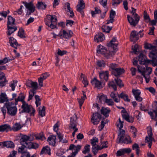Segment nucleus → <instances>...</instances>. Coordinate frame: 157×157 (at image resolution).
I'll list each match as a JSON object with an SVG mask.
<instances>
[{
	"label": "nucleus",
	"mask_w": 157,
	"mask_h": 157,
	"mask_svg": "<svg viewBox=\"0 0 157 157\" xmlns=\"http://www.w3.org/2000/svg\"><path fill=\"white\" fill-rule=\"evenodd\" d=\"M5 105L7 109L8 114L12 116H15L17 112V108L14 103L12 102H6Z\"/></svg>",
	"instance_id": "423d86ee"
},
{
	"label": "nucleus",
	"mask_w": 157,
	"mask_h": 157,
	"mask_svg": "<svg viewBox=\"0 0 157 157\" xmlns=\"http://www.w3.org/2000/svg\"><path fill=\"white\" fill-rule=\"evenodd\" d=\"M51 149L50 147L48 146L43 147L41 152L40 154L42 155L44 154H48L49 155H51Z\"/></svg>",
	"instance_id": "473e14b6"
},
{
	"label": "nucleus",
	"mask_w": 157,
	"mask_h": 157,
	"mask_svg": "<svg viewBox=\"0 0 157 157\" xmlns=\"http://www.w3.org/2000/svg\"><path fill=\"white\" fill-rule=\"evenodd\" d=\"M47 141L50 145L53 146H55L56 143V136L53 135H50L47 139Z\"/></svg>",
	"instance_id": "412c9836"
},
{
	"label": "nucleus",
	"mask_w": 157,
	"mask_h": 157,
	"mask_svg": "<svg viewBox=\"0 0 157 157\" xmlns=\"http://www.w3.org/2000/svg\"><path fill=\"white\" fill-rule=\"evenodd\" d=\"M22 3L24 4L26 8L28 9L27 14L30 15L32 13L34 12L35 10V7L32 2L27 3L25 2H22Z\"/></svg>",
	"instance_id": "1a4fd4ad"
},
{
	"label": "nucleus",
	"mask_w": 157,
	"mask_h": 157,
	"mask_svg": "<svg viewBox=\"0 0 157 157\" xmlns=\"http://www.w3.org/2000/svg\"><path fill=\"white\" fill-rule=\"evenodd\" d=\"M152 109L155 113V115L157 117V102L154 101L152 104Z\"/></svg>",
	"instance_id": "49530a36"
},
{
	"label": "nucleus",
	"mask_w": 157,
	"mask_h": 157,
	"mask_svg": "<svg viewBox=\"0 0 157 157\" xmlns=\"http://www.w3.org/2000/svg\"><path fill=\"white\" fill-rule=\"evenodd\" d=\"M98 97L100 101L101 102H103L105 103L107 99V96L103 94L99 95Z\"/></svg>",
	"instance_id": "5fc2aeb1"
},
{
	"label": "nucleus",
	"mask_w": 157,
	"mask_h": 157,
	"mask_svg": "<svg viewBox=\"0 0 157 157\" xmlns=\"http://www.w3.org/2000/svg\"><path fill=\"white\" fill-rule=\"evenodd\" d=\"M112 27H110L108 26L103 25L101 27V29L103 32L109 33L110 31L112 30Z\"/></svg>",
	"instance_id": "a19ab883"
},
{
	"label": "nucleus",
	"mask_w": 157,
	"mask_h": 157,
	"mask_svg": "<svg viewBox=\"0 0 157 157\" xmlns=\"http://www.w3.org/2000/svg\"><path fill=\"white\" fill-rule=\"evenodd\" d=\"M110 96L111 98H112L113 99L115 102H120V100L117 98V95L114 92H112L110 94Z\"/></svg>",
	"instance_id": "6e6d98bb"
},
{
	"label": "nucleus",
	"mask_w": 157,
	"mask_h": 157,
	"mask_svg": "<svg viewBox=\"0 0 157 157\" xmlns=\"http://www.w3.org/2000/svg\"><path fill=\"white\" fill-rule=\"evenodd\" d=\"M112 71H114L119 67L118 65L116 63H111L109 65Z\"/></svg>",
	"instance_id": "e2e57ef3"
},
{
	"label": "nucleus",
	"mask_w": 157,
	"mask_h": 157,
	"mask_svg": "<svg viewBox=\"0 0 157 157\" xmlns=\"http://www.w3.org/2000/svg\"><path fill=\"white\" fill-rule=\"evenodd\" d=\"M149 56L151 59L157 58V49L156 48L151 50L149 53Z\"/></svg>",
	"instance_id": "72a5a7b5"
},
{
	"label": "nucleus",
	"mask_w": 157,
	"mask_h": 157,
	"mask_svg": "<svg viewBox=\"0 0 157 157\" xmlns=\"http://www.w3.org/2000/svg\"><path fill=\"white\" fill-rule=\"evenodd\" d=\"M81 148V146L80 145H77V146L73 144H71L70 145L69 149L70 150H75V152L77 153L80 151Z\"/></svg>",
	"instance_id": "bb28decb"
},
{
	"label": "nucleus",
	"mask_w": 157,
	"mask_h": 157,
	"mask_svg": "<svg viewBox=\"0 0 157 157\" xmlns=\"http://www.w3.org/2000/svg\"><path fill=\"white\" fill-rule=\"evenodd\" d=\"M108 85L109 87H112L114 90H117V86L114 81L109 82L108 83Z\"/></svg>",
	"instance_id": "bf43d9fd"
},
{
	"label": "nucleus",
	"mask_w": 157,
	"mask_h": 157,
	"mask_svg": "<svg viewBox=\"0 0 157 157\" xmlns=\"http://www.w3.org/2000/svg\"><path fill=\"white\" fill-rule=\"evenodd\" d=\"M86 99L81 97V98H78V100L79 105V107L80 109H81L82 106L83 105L85 100Z\"/></svg>",
	"instance_id": "69168bd1"
},
{
	"label": "nucleus",
	"mask_w": 157,
	"mask_h": 157,
	"mask_svg": "<svg viewBox=\"0 0 157 157\" xmlns=\"http://www.w3.org/2000/svg\"><path fill=\"white\" fill-rule=\"evenodd\" d=\"M125 131L124 130H121L117 138V143H121L129 144L132 142L131 138L129 136L125 135Z\"/></svg>",
	"instance_id": "20e7f679"
},
{
	"label": "nucleus",
	"mask_w": 157,
	"mask_h": 157,
	"mask_svg": "<svg viewBox=\"0 0 157 157\" xmlns=\"http://www.w3.org/2000/svg\"><path fill=\"white\" fill-rule=\"evenodd\" d=\"M118 96L119 98L123 99L125 101L129 102L130 101V99L128 98V95L123 92H122L118 95Z\"/></svg>",
	"instance_id": "f704fd0d"
},
{
	"label": "nucleus",
	"mask_w": 157,
	"mask_h": 157,
	"mask_svg": "<svg viewBox=\"0 0 157 157\" xmlns=\"http://www.w3.org/2000/svg\"><path fill=\"white\" fill-rule=\"evenodd\" d=\"M124 71L123 68H121L119 67L114 71H112V73L116 76H118L121 75Z\"/></svg>",
	"instance_id": "b1692460"
},
{
	"label": "nucleus",
	"mask_w": 157,
	"mask_h": 157,
	"mask_svg": "<svg viewBox=\"0 0 157 157\" xmlns=\"http://www.w3.org/2000/svg\"><path fill=\"white\" fill-rule=\"evenodd\" d=\"M118 42L116 38H113L109 43L107 44V45L109 47L113 48V50L117 51L118 49Z\"/></svg>",
	"instance_id": "f8f14e48"
},
{
	"label": "nucleus",
	"mask_w": 157,
	"mask_h": 157,
	"mask_svg": "<svg viewBox=\"0 0 157 157\" xmlns=\"http://www.w3.org/2000/svg\"><path fill=\"white\" fill-rule=\"evenodd\" d=\"M144 20H145V21L148 22V21H150L149 17L145 11L144 12Z\"/></svg>",
	"instance_id": "680f3d73"
},
{
	"label": "nucleus",
	"mask_w": 157,
	"mask_h": 157,
	"mask_svg": "<svg viewBox=\"0 0 157 157\" xmlns=\"http://www.w3.org/2000/svg\"><path fill=\"white\" fill-rule=\"evenodd\" d=\"M143 63L142 64V65L137 66L138 71L141 74L144 78L145 79L146 83L149 82L150 80V75L152 72V68L145 66L144 67L142 65H146L147 64L150 63H151V60L145 59L143 61Z\"/></svg>",
	"instance_id": "f257e3e1"
},
{
	"label": "nucleus",
	"mask_w": 157,
	"mask_h": 157,
	"mask_svg": "<svg viewBox=\"0 0 157 157\" xmlns=\"http://www.w3.org/2000/svg\"><path fill=\"white\" fill-rule=\"evenodd\" d=\"M22 109L21 112L22 113H27L29 114L30 116H34L35 112V109L32 106L26 102H24L21 106Z\"/></svg>",
	"instance_id": "39448f33"
},
{
	"label": "nucleus",
	"mask_w": 157,
	"mask_h": 157,
	"mask_svg": "<svg viewBox=\"0 0 157 157\" xmlns=\"http://www.w3.org/2000/svg\"><path fill=\"white\" fill-rule=\"evenodd\" d=\"M45 107L44 106H40L38 108V114L41 117H43L45 115Z\"/></svg>",
	"instance_id": "c756f323"
},
{
	"label": "nucleus",
	"mask_w": 157,
	"mask_h": 157,
	"mask_svg": "<svg viewBox=\"0 0 157 157\" xmlns=\"http://www.w3.org/2000/svg\"><path fill=\"white\" fill-rule=\"evenodd\" d=\"M115 53V52L113 51H108L107 50V52H105L104 55L105 57L107 59L110 58L113 56Z\"/></svg>",
	"instance_id": "58836bf2"
},
{
	"label": "nucleus",
	"mask_w": 157,
	"mask_h": 157,
	"mask_svg": "<svg viewBox=\"0 0 157 157\" xmlns=\"http://www.w3.org/2000/svg\"><path fill=\"white\" fill-rule=\"evenodd\" d=\"M144 48L146 49L152 50L155 48H156V47L155 46L152 45L150 44L146 43L144 44Z\"/></svg>",
	"instance_id": "09e8293b"
},
{
	"label": "nucleus",
	"mask_w": 157,
	"mask_h": 157,
	"mask_svg": "<svg viewBox=\"0 0 157 157\" xmlns=\"http://www.w3.org/2000/svg\"><path fill=\"white\" fill-rule=\"evenodd\" d=\"M15 19L12 17L8 16V21L7 22V26H13L14 24Z\"/></svg>",
	"instance_id": "ea45409f"
},
{
	"label": "nucleus",
	"mask_w": 157,
	"mask_h": 157,
	"mask_svg": "<svg viewBox=\"0 0 157 157\" xmlns=\"http://www.w3.org/2000/svg\"><path fill=\"white\" fill-rule=\"evenodd\" d=\"M36 91H35L33 90H30L29 92V95L28 101H29L32 99L33 97L34 96V94L36 93Z\"/></svg>",
	"instance_id": "3c124183"
},
{
	"label": "nucleus",
	"mask_w": 157,
	"mask_h": 157,
	"mask_svg": "<svg viewBox=\"0 0 157 157\" xmlns=\"http://www.w3.org/2000/svg\"><path fill=\"white\" fill-rule=\"evenodd\" d=\"M76 7L77 11L83 16L84 12L83 10L85 7V4L84 1L83 0H80L79 3L77 5Z\"/></svg>",
	"instance_id": "ddd939ff"
},
{
	"label": "nucleus",
	"mask_w": 157,
	"mask_h": 157,
	"mask_svg": "<svg viewBox=\"0 0 157 157\" xmlns=\"http://www.w3.org/2000/svg\"><path fill=\"white\" fill-rule=\"evenodd\" d=\"M122 117L126 121L130 122L132 123L134 121V119L132 117H130L129 115L128 114H124L122 115Z\"/></svg>",
	"instance_id": "c9c22d12"
},
{
	"label": "nucleus",
	"mask_w": 157,
	"mask_h": 157,
	"mask_svg": "<svg viewBox=\"0 0 157 157\" xmlns=\"http://www.w3.org/2000/svg\"><path fill=\"white\" fill-rule=\"evenodd\" d=\"M111 111L110 109L108 107H102L101 109V113L105 117H109V114Z\"/></svg>",
	"instance_id": "a211bd4d"
},
{
	"label": "nucleus",
	"mask_w": 157,
	"mask_h": 157,
	"mask_svg": "<svg viewBox=\"0 0 157 157\" xmlns=\"http://www.w3.org/2000/svg\"><path fill=\"white\" fill-rule=\"evenodd\" d=\"M147 132L148 136L146 137L145 142L148 143V146L150 148L151 147L152 144V136L153 134L152 132V128L151 127H148L147 128Z\"/></svg>",
	"instance_id": "9d476101"
},
{
	"label": "nucleus",
	"mask_w": 157,
	"mask_h": 157,
	"mask_svg": "<svg viewBox=\"0 0 157 157\" xmlns=\"http://www.w3.org/2000/svg\"><path fill=\"white\" fill-rule=\"evenodd\" d=\"M105 39L104 35L101 33H99L94 38V41L97 42H101Z\"/></svg>",
	"instance_id": "5701e85b"
},
{
	"label": "nucleus",
	"mask_w": 157,
	"mask_h": 157,
	"mask_svg": "<svg viewBox=\"0 0 157 157\" xmlns=\"http://www.w3.org/2000/svg\"><path fill=\"white\" fill-rule=\"evenodd\" d=\"M18 36L21 38H24L25 37L24 30L23 29L20 28L19 29L18 32Z\"/></svg>",
	"instance_id": "8fccbe9b"
},
{
	"label": "nucleus",
	"mask_w": 157,
	"mask_h": 157,
	"mask_svg": "<svg viewBox=\"0 0 157 157\" xmlns=\"http://www.w3.org/2000/svg\"><path fill=\"white\" fill-rule=\"evenodd\" d=\"M10 26H7L8 31L6 33L8 36L10 35L17 29V28L16 27H12Z\"/></svg>",
	"instance_id": "7c9ffc66"
},
{
	"label": "nucleus",
	"mask_w": 157,
	"mask_h": 157,
	"mask_svg": "<svg viewBox=\"0 0 157 157\" xmlns=\"http://www.w3.org/2000/svg\"><path fill=\"white\" fill-rule=\"evenodd\" d=\"M67 8L68 10V11L69 12L70 14V17H73L74 16V13L71 8L70 6V4L69 3H67Z\"/></svg>",
	"instance_id": "864d4df0"
},
{
	"label": "nucleus",
	"mask_w": 157,
	"mask_h": 157,
	"mask_svg": "<svg viewBox=\"0 0 157 157\" xmlns=\"http://www.w3.org/2000/svg\"><path fill=\"white\" fill-rule=\"evenodd\" d=\"M22 146L19 147L18 148V152L21 153L22 154L27 152V150L25 149L26 148L24 144H21Z\"/></svg>",
	"instance_id": "79ce46f5"
},
{
	"label": "nucleus",
	"mask_w": 157,
	"mask_h": 157,
	"mask_svg": "<svg viewBox=\"0 0 157 157\" xmlns=\"http://www.w3.org/2000/svg\"><path fill=\"white\" fill-rule=\"evenodd\" d=\"M67 52V51L65 50L61 51L60 49L59 48L58 50L57 54L59 56H63V55L66 54Z\"/></svg>",
	"instance_id": "774afa93"
},
{
	"label": "nucleus",
	"mask_w": 157,
	"mask_h": 157,
	"mask_svg": "<svg viewBox=\"0 0 157 157\" xmlns=\"http://www.w3.org/2000/svg\"><path fill=\"white\" fill-rule=\"evenodd\" d=\"M99 77L102 80H105L107 81L108 79L109 72L107 71H101L99 73Z\"/></svg>",
	"instance_id": "4be33fe9"
},
{
	"label": "nucleus",
	"mask_w": 157,
	"mask_h": 157,
	"mask_svg": "<svg viewBox=\"0 0 157 157\" xmlns=\"http://www.w3.org/2000/svg\"><path fill=\"white\" fill-rule=\"evenodd\" d=\"M105 103H106L107 105L109 106H112L114 105V102L112 99H107Z\"/></svg>",
	"instance_id": "0e129e2a"
},
{
	"label": "nucleus",
	"mask_w": 157,
	"mask_h": 157,
	"mask_svg": "<svg viewBox=\"0 0 157 157\" xmlns=\"http://www.w3.org/2000/svg\"><path fill=\"white\" fill-rule=\"evenodd\" d=\"M94 11H91V13L93 17L95 16V15L97 14H99L101 13V10L97 7L94 8Z\"/></svg>",
	"instance_id": "de8ad7c7"
},
{
	"label": "nucleus",
	"mask_w": 157,
	"mask_h": 157,
	"mask_svg": "<svg viewBox=\"0 0 157 157\" xmlns=\"http://www.w3.org/2000/svg\"><path fill=\"white\" fill-rule=\"evenodd\" d=\"M131 151L130 148H125L121 149L117 151L116 153V155L117 156H120L124 155L125 154H128Z\"/></svg>",
	"instance_id": "4468645a"
},
{
	"label": "nucleus",
	"mask_w": 157,
	"mask_h": 157,
	"mask_svg": "<svg viewBox=\"0 0 157 157\" xmlns=\"http://www.w3.org/2000/svg\"><path fill=\"white\" fill-rule=\"evenodd\" d=\"M90 145L89 144H86L84 147V150L82 151V152L84 154H86L88 153L90 151Z\"/></svg>",
	"instance_id": "4d7b16f0"
},
{
	"label": "nucleus",
	"mask_w": 157,
	"mask_h": 157,
	"mask_svg": "<svg viewBox=\"0 0 157 157\" xmlns=\"http://www.w3.org/2000/svg\"><path fill=\"white\" fill-rule=\"evenodd\" d=\"M146 58V56L142 53H140L138 56L136 58V59H138L139 61V63L140 64L143 63V61Z\"/></svg>",
	"instance_id": "e433bc0d"
},
{
	"label": "nucleus",
	"mask_w": 157,
	"mask_h": 157,
	"mask_svg": "<svg viewBox=\"0 0 157 157\" xmlns=\"http://www.w3.org/2000/svg\"><path fill=\"white\" fill-rule=\"evenodd\" d=\"M9 13L10 11L9 10H8L7 11H2V12H0V15L3 17L5 18H6L7 14H9Z\"/></svg>",
	"instance_id": "338daca9"
},
{
	"label": "nucleus",
	"mask_w": 157,
	"mask_h": 157,
	"mask_svg": "<svg viewBox=\"0 0 157 157\" xmlns=\"http://www.w3.org/2000/svg\"><path fill=\"white\" fill-rule=\"evenodd\" d=\"M8 99L5 93H2L0 95V102L3 103L5 102H8Z\"/></svg>",
	"instance_id": "a878e982"
},
{
	"label": "nucleus",
	"mask_w": 157,
	"mask_h": 157,
	"mask_svg": "<svg viewBox=\"0 0 157 157\" xmlns=\"http://www.w3.org/2000/svg\"><path fill=\"white\" fill-rule=\"evenodd\" d=\"M30 137L27 135H24L22 136L20 140V143L21 144L25 145L29 140Z\"/></svg>",
	"instance_id": "cd10ccee"
},
{
	"label": "nucleus",
	"mask_w": 157,
	"mask_h": 157,
	"mask_svg": "<svg viewBox=\"0 0 157 157\" xmlns=\"http://www.w3.org/2000/svg\"><path fill=\"white\" fill-rule=\"evenodd\" d=\"M107 52V50L105 47L104 48L102 46L99 45V48L97 50V52L98 53L103 54L104 55L105 52Z\"/></svg>",
	"instance_id": "4c0bfd02"
},
{
	"label": "nucleus",
	"mask_w": 157,
	"mask_h": 157,
	"mask_svg": "<svg viewBox=\"0 0 157 157\" xmlns=\"http://www.w3.org/2000/svg\"><path fill=\"white\" fill-rule=\"evenodd\" d=\"M25 95L23 93H21L19 94L17 98H15V105L17 104L18 101H21L22 104L24 102H26L24 101V99L25 98Z\"/></svg>",
	"instance_id": "aec40b11"
},
{
	"label": "nucleus",
	"mask_w": 157,
	"mask_h": 157,
	"mask_svg": "<svg viewBox=\"0 0 157 157\" xmlns=\"http://www.w3.org/2000/svg\"><path fill=\"white\" fill-rule=\"evenodd\" d=\"M91 82L92 85H94L95 87L100 89L102 88L101 82L98 80L96 78H94L91 80Z\"/></svg>",
	"instance_id": "f3484780"
},
{
	"label": "nucleus",
	"mask_w": 157,
	"mask_h": 157,
	"mask_svg": "<svg viewBox=\"0 0 157 157\" xmlns=\"http://www.w3.org/2000/svg\"><path fill=\"white\" fill-rule=\"evenodd\" d=\"M73 34L72 31L71 30H69L68 32H67L64 30H61L57 36H59L62 38H64L69 39L72 36Z\"/></svg>",
	"instance_id": "6e6552de"
},
{
	"label": "nucleus",
	"mask_w": 157,
	"mask_h": 157,
	"mask_svg": "<svg viewBox=\"0 0 157 157\" xmlns=\"http://www.w3.org/2000/svg\"><path fill=\"white\" fill-rule=\"evenodd\" d=\"M21 128V125L19 123H16L14 124L12 127L8 124H4L0 125V132H8L9 131H13L17 132L20 130Z\"/></svg>",
	"instance_id": "7ed1b4c3"
},
{
	"label": "nucleus",
	"mask_w": 157,
	"mask_h": 157,
	"mask_svg": "<svg viewBox=\"0 0 157 157\" xmlns=\"http://www.w3.org/2000/svg\"><path fill=\"white\" fill-rule=\"evenodd\" d=\"M115 80L116 84L118 86L120 87H122L124 86V85L122 82V81L120 79L117 78V79H115Z\"/></svg>",
	"instance_id": "052dcab7"
},
{
	"label": "nucleus",
	"mask_w": 157,
	"mask_h": 157,
	"mask_svg": "<svg viewBox=\"0 0 157 157\" xmlns=\"http://www.w3.org/2000/svg\"><path fill=\"white\" fill-rule=\"evenodd\" d=\"M76 122V121H75L74 119H73L72 117L71 118L70 124V125L69 127L70 129H74L77 126Z\"/></svg>",
	"instance_id": "37998d69"
},
{
	"label": "nucleus",
	"mask_w": 157,
	"mask_h": 157,
	"mask_svg": "<svg viewBox=\"0 0 157 157\" xmlns=\"http://www.w3.org/2000/svg\"><path fill=\"white\" fill-rule=\"evenodd\" d=\"M13 59H14V58L10 59L8 57H5L3 59L0 60V70H2L6 69L5 66H2L1 65L5 64Z\"/></svg>",
	"instance_id": "2eb2a0df"
},
{
	"label": "nucleus",
	"mask_w": 157,
	"mask_h": 157,
	"mask_svg": "<svg viewBox=\"0 0 157 157\" xmlns=\"http://www.w3.org/2000/svg\"><path fill=\"white\" fill-rule=\"evenodd\" d=\"M9 40L10 46L15 48H17L18 44L16 40L13 37H10L9 38Z\"/></svg>",
	"instance_id": "393cba45"
},
{
	"label": "nucleus",
	"mask_w": 157,
	"mask_h": 157,
	"mask_svg": "<svg viewBox=\"0 0 157 157\" xmlns=\"http://www.w3.org/2000/svg\"><path fill=\"white\" fill-rule=\"evenodd\" d=\"M132 10L131 12L132 16L129 15H127L128 21L130 25L133 26H136L138 23L140 19V17L136 13V9L133 7H131Z\"/></svg>",
	"instance_id": "f03ea898"
},
{
	"label": "nucleus",
	"mask_w": 157,
	"mask_h": 157,
	"mask_svg": "<svg viewBox=\"0 0 157 157\" xmlns=\"http://www.w3.org/2000/svg\"><path fill=\"white\" fill-rule=\"evenodd\" d=\"M57 134L58 137V138L59 140V142L63 143H66L67 142V140L63 139V136L61 134L60 132H57Z\"/></svg>",
	"instance_id": "c03bdc74"
},
{
	"label": "nucleus",
	"mask_w": 157,
	"mask_h": 157,
	"mask_svg": "<svg viewBox=\"0 0 157 157\" xmlns=\"http://www.w3.org/2000/svg\"><path fill=\"white\" fill-rule=\"evenodd\" d=\"M138 34L136 31H132L130 33V40L133 42H135L139 39Z\"/></svg>",
	"instance_id": "6ab92c4d"
},
{
	"label": "nucleus",
	"mask_w": 157,
	"mask_h": 157,
	"mask_svg": "<svg viewBox=\"0 0 157 157\" xmlns=\"http://www.w3.org/2000/svg\"><path fill=\"white\" fill-rule=\"evenodd\" d=\"M132 93L134 96L135 98L136 96L140 95L141 92L139 90H135L133 89L132 90Z\"/></svg>",
	"instance_id": "13d9d810"
},
{
	"label": "nucleus",
	"mask_w": 157,
	"mask_h": 157,
	"mask_svg": "<svg viewBox=\"0 0 157 157\" xmlns=\"http://www.w3.org/2000/svg\"><path fill=\"white\" fill-rule=\"evenodd\" d=\"M101 117V115L98 113H93L91 118V121L94 124H97L100 121Z\"/></svg>",
	"instance_id": "9b49d317"
},
{
	"label": "nucleus",
	"mask_w": 157,
	"mask_h": 157,
	"mask_svg": "<svg viewBox=\"0 0 157 157\" xmlns=\"http://www.w3.org/2000/svg\"><path fill=\"white\" fill-rule=\"evenodd\" d=\"M36 7L38 9H45L46 7V5L44 3L39 2L37 5Z\"/></svg>",
	"instance_id": "a18cd8bd"
},
{
	"label": "nucleus",
	"mask_w": 157,
	"mask_h": 157,
	"mask_svg": "<svg viewBox=\"0 0 157 157\" xmlns=\"http://www.w3.org/2000/svg\"><path fill=\"white\" fill-rule=\"evenodd\" d=\"M48 19L49 21H47L46 20L45 21V24L51 29H53L56 28V21L57 18L55 15H50L48 16Z\"/></svg>",
	"instance_id": "0eeeda50"
},
{
	"label": "nucleus",
	"mask_w": 157,
	"mask_h": 157,
	"mask_svg": "<svg viewBox=\"0 0 157 157\" xmlns=\"http://www.w3.org/2000/svg\"><path fill=\"white\" fill-rule=\"evenodd\" d=\"M4 147L7 148H13L15 147V145L13 142L11 141H4Z\"/></svg>",
	"instance_id": "2f4dec72"
},
{
	"label": "nucleus",
	"mask_w": 157,
	"mask_h": 157,
	"mask_svg": "<svg viewBox=\"0 0 157 157\" xmlns=\"http://www.w3.org/2000/svg\"><path fill=\"white\" fill-rule=\"evenodd\" d=\"M26 85L30 87H32L31 90H33L35 91H36L38 89V85L36 82L32 81L30 83H27Z\"/></svg>",
	"instance_id": "c85d7f7f"
},
{
	"label": "nucleus",
	"mask_w": 157,
	"mask_h": 157,
	"mask_svg": "<svg viewBox=\"0 0 157 157\" xmlns=\"http://www.w3.org/2000/svg\"><path fill=\"white\" fill-rule=\"evenodd\" d=\"M17 81L15 80L10 82V84L9 85V86L11 87L12 90L13 91H14L15 90V87L17 86Z\"/></svg>",
	"instance_id": "603ef678"
},
{
	"label": "nucleus",
	"mask_w": 157,
	"mask_h": 157,
	"mask_svg": "<svg viewBox=\"0 0 157 157\" xmlns=\"http://www.w3.org/2000/svg\"><path fill=\"white\" fill-rule=\"evenodd\" d=\"M108 147L107 146H105L103 145L101 147H100L99 145H92V151L94 155H96L98 153V151L99 150H101L103 148H106Z\"/></svg>",
	"instance_id": "dca6fc26"
}]
</instances>
